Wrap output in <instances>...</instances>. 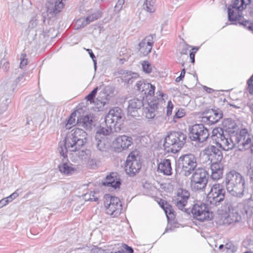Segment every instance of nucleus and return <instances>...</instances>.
<instances>
[{
    "instance_id": "6e6552de",
    "label": "nucleus",
    "mask_w": 253,
    "mask_h": 253,
    "mask_svg": "<svg viewBox=\"0 0 253 253\" xmlns=\"http://www.w3.org/2000/svg\"><path fill=\"white\" fill-rule=\"evenodd\" d=\"M225 190L223 185L219 183L213 184L207 195V202L211 205L217 206L225 197Z\"/></svg>"
},
{
    "instance_id": "ddd939ff",
    "label": "nucleus",
    "mask_w": 253,
    "mask_h": 253,
    "mask_svg": "<svg viewBox=\"0 0 253 253\" xmlns=\"http://www.w3.org/2000/svg\"><path fill=\"white\" fill-rule=\"evenodd\" d=\"M209 135L208 129L202 124L193 126L190 131L189 136L193 141L203 142L207 140Z\"/></svg>"
},
{
    "instance_id": "cd10ccee",
    "label": "nucleus",
    "mask_w": 253,
    "mask_h": 253,
    "mask_svg": "<svg viewBox=\"0 0 253 253\" xmlns=\"http://www.w3.org/2000/svg\"><path fill=\"white\" fill-rule=\"evenodd\" d=\"M209 113L210 115L205 118L211 124L216 123L223 116L222 111L219 109H212Z\"/></svg>"
},
{
    "instance_id": "4468645a",
    "label": "nucleus",
    "mask_w": 253,
    "mask_h": 253,
    "mask_svg": "<svg viewBox=\"0 0 253 253\" xmlns=\"http://www.w3.org/2000/svg\"><path fill=\"white\" fill-rule=\"evenodd\" d=\"M203 154L210 163L221 162L223 158L221 151L213 145H210L206 147L203 150Z\"/></svg>"
},
{
    "instance_id": "5701e85b",
    "label": "nucleus",
    "mask_w": 253,
    "mask_h": 253,
    "mask_svg": "<svg viewBox=\"0 0 253 253\" xmlns=\"http://www.w3.org/2000/svg\"><path fill=\"white\" fill-rule=\"evenodd\" d=\"M102 185L116 189L120 187L121 182L120 179L117 176V173L112 172L106 176L105 178L102 181Z\"/></svg>"
},
{
    "instance_id": "39448f33",
    "label": "nucleus",
    "mask_w": 253,
    "mask_h": 253,
    "mask_svg": "<svg viewBox=\"0 0 253 253\" xmlns=\"http://www.w3.org/2000/svg\"><path fill=\"white\" fill-rule=\"evenodd\" d=\"M208 173L205 169H196L191 177L190 186L192 189L197 191L204 189L208 183Z\"/></svg>"
},
{
    "instance_id": "f704fd0d",
    "label": "nucleus",
    "mask_w": 253,
    "mask_h": 253,
    "mask_svg": "<svg viewBox=\"0 0 253 253\" xmlns=\"http://www.w3.org/2000/svg\"><path fill=\"white\" fill-rule=\"evenodd\" d=\"M100 17L101 12H100L99 11H97L84 18L86 22H87V24H88L94 21V20L98 19Z\"/></svg>"
},
{
    "instance_id": "09e8293b",
    "label": "nucleus",
    "mask_w": 253,
    "mask_h": 253,
    "mask_svg": "<svg viewBox=\"0 0 253 253\" xmlns=\"http://www.w3.org/2000/svg\"><path fill=\"white\" fill-rule=\"evenodd\" d=\"M37 26V21L36 19H32L30 20L28 29L29 32H30L31 30H34L35 32H36V30H34Z\"/></svg>"
},
{
    "instance_id": "774afa93",
    "label": "nucleus",
    "mask_w": 253,
    "mask_h": 253,
    "mask_svg": "<svg viewBox=\"0 0 253 253\" xmlns=\"http://www.w3.org/2000/svg\"><path fill=\"white\" fill-rule=\"evenodd\" d=\"M126 249L127 252H128L129 253H133V250L131 247H128L126 245Z\"/></svg>"
},
{
    "instance_id": "f03ea898",
    "label": "nucleus",
    "mask_w": 253,
    "mask_h": 253,
    "mask_svg": "<svg viewBox=\"0 0 253 253\" xmlns=\"http://www.w3.org/2000/svg\"><path fill=\"white\" fill-rule=\"evenodd\" d=\"M87 134L83 129L73 128L67 135L64 143H60L58 150L64 157L69 152H77L86 142Z\"/></svg>"
},
{
    "instance_id": "864d4df0",
    "label": "nucleus",
    "mask_w": 253,
    "mask_h": 253,
    "mask_svg": "<svg viewBox=\"0 0 253 253\" xmlns=\"http://www.w3.org/2000/svg\"><path fill=\"white\" fill-rule=\"evenodd\" d=\"M248 89L250 93H253V75L249 79L247 82Z\"/></svg>"
},
{
    "instance_id": "a211bd4d",
    "label": "nucleus",
    "mask_w": 253,
    "mask_h": 253,
    "mask_svg": "<svg viewBox=\"0 0 253 253\" xmlns=\"http://www.w3.org/2000/svg\"><path fill=\"white\" fill-rule=\"evenodd\" d=\"M237 209L242 214L246 215L248 218H252L253 221V200L249 199L238 204Z\"/></svg>"
},
{
    "instance_id": "58836bf2",
    "label": "nucleus",
    "mask_w": 253,
    "mask_h": 253,
    "mask_svg": "<svg viewBox=\"0 0 253 253\" xmlns=\"http://www.w3.org/2000/svg\"><path fill=\"white\" fill-rule=\"evenodd\" d=\"M186 115V112L185 110L182 108H179L177 110V111L175 112V115L173 117V121L174 123L177 122V119L182 118L184 117Z\"/></svg>"
},
{
    "instance_id": "338daca9",
    "label": "nucleus",
    "mask_w": 253,
    "mask_h": 253,
    "mask_svg": "<svg viewBox=\"0 0 253 253\" xmlns=\"http://www.w3.org/2000/svg\"><path fill=\"white\" fill-rule=\"evenodd\" d=\"M189 56L191 60V62L194 63L195 62V54L193 53H190Z\"/></svg>"
},
{
    "instance_id": "49530a36",
    "label": "nucleus",
    "mask_w": 253,
    "mask_h": 253,
    "mask_svg": "<svg viewBox=\"0 0 253 253\" xmlns=\"http://www.w3.org/2000/svg\"><path fill=\"white\" fill-rule=\"evenodd\" d=\"M0 68L2 69L4 72H7L9 68V63L8 61L4 59H2L0 63Z\"/></svg>"
},
{
    "instance_id": "9d476101",
    "label": "nucleus",
    "mask_w": 253,
    "mask_h": 253,
    "mask_svg": "<svg viewBox=\"0 0 253 253\" xmlns=\"http://www.w3.org/2000/svg\"><path fill=\"white\" fill-rule=\"evenodd\" d=\"M191 212L193 217L201 221L209 220L212 217V212L210 211L206 204L203 203L199 202L194 204Z\"/></svg>"
},
{
    "instance_id": "9b49d317",
    "label": "nucleus",
    "mask_w": 253,
    "mask_h": 253,
    "mask_svg": "<svg viewBox=\"0 0 253 253\" xmlns=\"http://www.w3.org/2000/svg\"><path fill=\"white\" fill-rule=\"evenodd\" d=\"M179 165L184 175H189L197 167L196 158L193 154H186L180 157L178 160Z\"/></svg>"
},
{
    "instance_id": "6e6d98bb",
    "label": "nucleus",
    "mask_w": 253,
    "mask_h": 253,
    "mask_svg": "<svg viewBox=\"0 0 253 253\" xmlns=\"http://www.w3.org/2000/svg\"><path fill=\"white\" fill-rule=\"evenodd\" d=\"M91 253H106V251L101 248L94 247L91 249L90 251Z\"/></svg>"
},
{
    "instance_id": "4be33fe9",
    "label": "nucleus",
    "mask_w": 253,
    "mask_h": 253,
    "mask_svg": "<svg viewBox=\"0 0 253 253\" xmlns=\"http://www.w3.org/2000/svg\"><path fill=\"white\" fill-rule=\"evenodd\" d=\"M60 154L62 157V162L58 165L59 170L61 173L66 175L72 174L75 171V169L68 161L67 156L66 157H64L61 154Z\"/></svg>"
},
{
    "instance_id": "0e129e2a",
    "label": "nucleus",
    "mask_w": 253,
    "mask_h": 253,
    "mask_svg": "<svg viewBox=\"0 0 253 253\" xmlns=\"http://www.w3.org/2000/svg\"><path fill=\"white\" fill-rule=\"evenodd\" d=\"M203 88L204 89V90L207 91L208 93H212L213 91V89L211 88H210V87H208L206 86H203Z\"/></svg>"
},
{
    "instance_id": "3c124183",
    "label": "nucleus",
    "mask_w": 253,
    "mask_h": 253,
    "mask_svg": "<svg viewBox=\"0 0 253 253\" xmlns=\"http://www.w3.org/2000/svg\"><path fill=\"white\" fill-rule=\"evenodd\" d=\"M125 0H118L115 6V10L119 12L122 9L123 6L125 3Z\"/></svg>"
},
{
    "instance_id": "a18cd8bd",
    "label": "nucleus",
    "mask_w": 253,
    "mask_h": 253,
    "mask_svg": "<svg viewBox=\"0 0 253 253\" xmlns=\"http://www.w3.org/2000/svg\"><path fill=\"white\" fill-rule=\"evenodd\" d=\"M161 206L162 208H163V209L165 211L166 215H167V217L169 218L168 214H172V210L171 209V207L167 203L164 204V201L162 202Z\"/></svg>"
},
{
    "instance_id": "6ab92c4d",
    "label": "nucleus",
    "mask_w": 253,
    "mask_h": 253,
    "mask_svg": "<svg viewBox=\"0 0 253 253\" xmlns=\"http://www.w3.org/2000/svg\"><path fill=\"white\" fill-rule=\"evenodd\" d=\"M158 101L152 100L145 103L143 105V115L148 119H153L156 115L158 109Z\"/></svg>"
},
{
    "instance_id": "f8f14e48",
    "label": "nucleus",
    "mask_w": 253,
    "mask_h": 253,
    "mask_svg": "<svg viewBox=\"0 0 253 253\" xmlns=\"http://www.w3.org/2000/svg\"><path fill=\"white\" fill-rule=\"evenodd\" d=\"M104 205L108 214L116 217L120 214L122 205L118 197L106 195Z\"/></svg>"
},
{
    "instance_id": "ea45409f",
    "label": "nucleus",
    "mask_w": 253,
    "mask_h": 253,
    "mask_svg": "<svg viewBox=\"0 0 253 253\" xmlns=\"http://www.w3.org/2000/svg\"><path fill=\"white\" fill-rule=\"evenodd\" d=\"M96 193L94 191H90L84 195V198L87 201H97L98 197L95 195Z\"/></svg>"
},
{
    "instance_id": "473e14b6",
    "label": "nucleus",
    "mask_w": 253,
    "mask_h": 253,
    "mask_svg": "<svg viewBox=\"0 0 253 253\" xmlns=\"http://www.w3.org/2000/svg\"><path fill=\"white\" fill-rule=\"evenodd\" d=\"M96 147L100 151H106L108 148V145L105 142V138L95 139Z\"/></svg>"
},
{
    "instance_id": "c756f323",
    "label": "nucleus",
    "mask_w": 253,
    "mask_h": 253,
    "mask_svg": "<svg viewBox=\"0 0 253 253\" xmlns=\"http://www.w3.org/2000/svg\"><path fill=\"white\" fill-rule=\"evenodd\" d=\"M241 219V215L237 211L233 210L228 215L224 217L223 223L224 224H230L239 222Z\"/></svg>"
},
{
    "instance_id": "dca6fc26",
    "label": "nucleus",
    "mask_w": 253,
    "mask_h": 253,
    "mask_svg": "<svg viewBox=\"0 0 253 253\" xmlns=\"http://www.w3.org/2000/svg\"><path fill=\"white\" fill-rule=\"evenodd\" d=\"M155 37V35L147 36L139 42V51L143 56H146L151 52Z\"/></svg>"
},
{
    "instance_id": "b1692460",
    "label": "nucleus",
    "mask_w": 253,
    "mask_h": 253,
    "mask_svg": "<svg viewBox=\"0 0 253 253\" xmlns=\"http://www.w3.org/2000/svg\"><path fill=\"white\" fill-rule=\"evenodd\" d=\"M222 125L226 131L228 133L227 136L223 134L225 137L229 138L232 135L239 134L237 133L238 127L234 121L231 119H227L223 121ZM223 134L224 133H223Z\"/></svg>"
},
{
    "instance_id": "e433bc0d",
    "label": "nucleus",
    "mask_w": 253,
    "mask_h": 253,
    "mask_svg": "<svg viewBox=\"0 0 253 253\" xmlns=\"http://www.w3.org/2000/svg\"><path fill=\"white\" fill-rule=\"evenodd\" d=\"M76 113L75 112L72 113L66 124L65 127L66 129H70L72 126H74L76 124Z\"/></svg>"
},
{
    "instance_id": "13d9d810",
    "label": "nucleus",
    "mask_w": 253,
    "mask_h": 253,
    "mask_svg": "<svg viewBox=\"0 0 253 253\" xmlns=\"http://www.w3.org/2000/svg\"><path fill=\"white\" fill-rule=\"evenodd\" d=\"M185 74V70L184 68H183L181 72L180 76L176 78L175 81L176 82H179L180 81H181L184 78Z\"/></svg>"
},
{
    "instance_id": "8fccbe9b",
    "label": "nucleus",
    "mask_w": 253,
    "mask_h": 253,
    "mask_svg": "<svg viewBox=\"0 0 253 253\" xmlns=\"http://www.w3.org/2000/svg\"><path fill=\"white\" fill-rule=\"evenodd\" d=\"M26 55L25 54H22L21 55L20 67L21 69L25 67L28 63V59L26 58Z\"/></svg>"
},
{
    "instance_id": "423d86ee",
    "label": "nucleus",
    "mask_w": 253,
    "mask_h": 253,
    "mask_svg": "<svg viewBox=\"0 0 253 253\" xmlns=\"http://www.w3.org/2000/svg\"><path fill=\"white\" fill-rule=\"evenodd\" d=\"M250 2V0H235L228 7V17L230 21H240L242 19L241 12Z\"/></svg>"
},
{
    "instance_id": "a878e982",
    "label": "nucleus",
    "mask_w": 253,
    "mask_h": 253,
    "mask_svg": "<svg viewBox=\"0 0 253 253\" xmlns=\"http://www.w3.org/2000/svg\"><path fill=\"white\" fill-rule=\"evenodd\" d=\"M211 171V177L212 179L217 180L222 175L223 169L221 162L210 163Z\"/></svg>"
},
{
    "instance_id": "bb28decb",
    "label": "nucleus",
    "mask_w": 253,
    "mask_h": 253,
    "mask_svg": "<svg viewBox=\"0 0 253 253\" xmlns=\"http://www.w3.org/2000/svg\"><path fill=\"white\" fill-rule=\"evenodd\" d=\"M114 127L111 126L102 124L96 131L95 138L100 139L105 138V136L108 135L113 132Z\"/></svg>"
},
{
    "instance_id": "052dcab7",
    "label": "nucleus",
    "mask_w": 253,
    "mask_h": 253,
    "mask_svg": "<svg viewBox=\"0 0 253 253\" xmlns=\"http://www.w3.org/2000/svg\"><path fill=\"white\" fill-rule=\"evenodd\" d=\"M86 50L88 51V52L90 57L92 58V60L93 61V62L94 63V68L95 69L96 67V61H95V56L94 54L93 53V52H92V50L91 49H87Z\"/></svg>"
},
{
    "instance_id": "79ce46f5",
    "label": "nucleus",
    "mask_w": 253,
    "mask_h": 253,
    "mask_svg": "<svg viewBox=\"0 0 253 253\" xmlns=\"http://www.w3.org/2000/svg\"><path fill=\"white\" fill-rule=\"evenodd\" d=\"M142 66L144 72L149 74L152 70V65L147 61H144L142 62Z\"/></svg>"
},
{
    "instance_id": "20e7f679",
    "label": "nucleus",
    "mask_w": 253,
    "mask_h": 253,
    "mask_svg": "<svg viewBox=\"0 0 253 253\" xmlns=\"http://www.w3.org/2000/svg\"><path fill=\"white\" fill-rule=\"evenodd\" d=\"M187 136L181 132H171L166 137L164 146L167 151L177 153L186 142Z\"/></svg>"
},
{
    "instance_id": "c9c22d12",
    "label": "nucleus",
    "mask_w": 253,
    "mask_h": 253,
    "mask_svg": "<svg viewBox=\"0 0 253 253\" xmlns=\"http://www.w3.org/2000/svg\"><path fill=\"white\" fill-rule=\"evenodd\" d=\"M87 25V22H86L84 17L78 19L75 24V28L76 29H81Z\"/></svg>"
},
{
    "instance_id": "2eb2a0df",
    "label": "nucleus",
    "mask_w": 253,
    "mask_h": 253,
    "mask_svg": "<svg viewBox=\"0 0 253 253\" xmlns=\"http://www.w3.org/2000/svg\"><path fill=\"white\" fill-rule=\"evenodd\" d=\"M189 197L190 193L187 190L179 189L177 190L176 196L173 199L172 202L179 210H183Z\"/></svg>"
},
{
    "instance_id": "bf43d9fd",
    "label": "nucleus",
    "mask_w": 253,
    "mask_h": 253,
    "mask_svg": "<svg viewBox=\"0 0 253 253\" xmlns=\"http://www.w3.org/2000/svg\"><path fill=\"white\" fill-rule=\"evenodd\" d=\"M191 46L187 44H184L183 45V49L181 51V53L182 54H186L187 53V51L189 50V48Z\"/></svg>"
},
{
    "instance_id": "e2e57ef3",
    "label": "nucleus",
    "mask_w": 253,
    "mask_h": 253,
    "mask_svg": "<svg viewBox=\"0 0 253 253\" xmlns=\"http://www.w3.org/2000/svg\"><path fill=\"white\" fill-rule=\"evenodd\" d=\"M18 190H17L16 191H15L14 192H13L12 194H11L10 196V198H12L13 200H14L15 199H16L17 197H18V196L19 195V194L18 193Z\"/></svg>"
},
{
    "instance_id": "c03bdc74",
    "label": "nucleus",
    "mask_w": 253,
    "mask_h": 253,
    "mask_svg": "<svg viewBox=\"0 0 253 253\" xmlns=\"http://www.w3.org/2000/svg\"><path fill=\"white\" fill-rule=\"evenodd\" d=\"M86 162L87 166L91 169H95L99 164L97 160L95 158H91V156L90 157V158L86 161Z\"/></svg>"
},
{
    "instance_id": "0eeeda50",
    "label": "nucleus",
    "mask_w": 253,
    "mask_h": 253,
    "mask_svg": "<svg viewBox=\"0 0 253 253\" xmlns=\"http://www.w3.org/2000/svg\"><path fill=\"white\" fill-rule=\"evenodd\" d=\"M141 168V162L137 152H131L127 156L125 166L126 172L130 176H133L139 171Z\"/></svg>"
},
{
    "instance_id": "f257e3e1",
    "label": "nucleus",
    "mask_w": 253,
    "mask_h": 253,
    "mask_svg": "<svg viewBox=\"0 0 253 253\" xmlns=\"http://www.w3.org/2000/svg\"><path fill=\"white\" fill-rule=\"evenodd\" d=\"M211 138L213 143L224 151L231 150L238 144L240 150H248L253 154V137L246 129H242L239 134L228 138L223 135L221 128L216 127L212 131Z\"/></svg>"
},
{
    "instance_id": "de8ad7c7",
    "label": "nucleus",
    "mask_w": 253,
    "mask_h": 253,
    "mask_svg": "<svg viewBox=\"0 0 253 253\" xmlns=\"http://www.w3.org/2000/svg\"><path fill=\"white\" fill-rule=\"evenodd\" d=\"M97 90L98 87L95 88L89 94H88L85 97L87 100L90 101V103L94 102L93 99L96 94Z\"/></svg>"
},
{
    "instance_id": "7ed1b4c3",
    "label": "nucleus",
    "mask_w": 253,
    "mask_h": 253,
    "mask_svg": "<svg viewBox=\"0 0 253 253\" xmlns=\"http://www.w3.org/2000/svg\"><path fill=\"white\" fill-rule=\"evenodd\" d=\"M225 182L228 192L231 195L242 197L244 195L245 181L239 172L232 170L226 175Z\"/></svg>"
},
{
    "instance_id": "72a5a7b5",
    "label": "nucleus",
    "mask_w": 253,
    "mask_h": 253,
    "mask_svg": "<svg viewBox=\"0 0 253 253\" xmlns=\"http://www.w3.org/2000/svg\"><path fill=\"white\" fill-rule=\"evenodd\" d=\"M78 154L79 158L86 162L89 158H90L91 152L90 150L86 149L85 150H83L79 152Z\"/></svg>"
},
{
    "instance_id": "680f3d73",
    "label": "nucleus",
    "mask_w": 253,
    "mask_h": 253,
    "mask_svg": "<svg viewBox=\"0 0 253 253\" xmlns=\"http://www.w3.org/2000/svg\"><path fill=\"white\" fill-rule=\"evenodd\" d=\"M157 96L159 97L158 99H161L162 100H164L165 99V97L167 96L166 94H164L162 91H158L157 92Z\"/></svg>"
},
{
    "instance_id": "5fc2aeb1",
    "label": "nucleus",
    "mask_w": 253,
    "mask_h": 253,
    "mask_svg": "<svg viewBox=\"0 0 253 253\" xmlns=\"http://www.w3.org/2000/svg\"><path fill=\"white\" fill-rule=\"evenodd\" d=\"M107 103V100L104 99H102L101 100L98 99V98H97L96 100L95 101V103L97 104L98 105L97 108H101L104 106V105Z\"/></svg>"
},
{
    "instance_id": "393cba45",
    "label": "nucleus",
    "mask_w": 253,
    "mask_h": 253,
    "mask_svg": "<svg viewBox=\"0 0 253 253\" xmlns=\"http://www.w3.org/2000/svg\"><path fill=\"white\" fill-rule=\"evenodd\" d=\"M158 171L166 175L172 174L171 162L169 159H163L158 163Z\"/></svg>"
},
{
    "instance_id": "c85d7f7f",
    "label": "nucleus",
    "mask_w": 253,
    "mask_h": 253,
    "mask_svg": "<svg viewBox=\"0 0 253 253\" xmlns=\"http://www.w3.org/2000/svg\"><path fill=\"white\" fill-rule=\"evenodd\" d=\"M93 119L92 115H86L80 119H78L77 123L79 126H83L86 129H90L93 126Z\"/></svg>"
},
{
    "instance_id": "1a4fd4ad",
    "label": "nucleus",
    "mask_w": 253,
    "mask_h": 253,
    "mask_svg": "<svg viewBox=\"0 0 253 253\" xmlns=\"http://www.w3.org/2000/svg\"><path fill=\"white\" fill-rule=\"evenodd\" d=\"M123 121L122 111L118 107L111 109L105 120V124L114 127L115 131L120 129Z\"/></svg>"
},
{
    "instance_id": "aec40b11",
    "label": "nucleus",
    "mask_w": 253,
    "mask_h": 253,
    "mask_svg": "<svg viewBox=\"0 0 253 253\" xmlns=\"http://www.w3.org/2000/svg\"><path fill=\"white\" fill-rule=\"evenodd\" d=\"M144 97L142 98H133L129 101L127 107L128 113L130 116L136 117L137 115V110L140 109L144 104Z\"/></svg>"
},
{
    "instance_id": "4c0bfd02",
    "label": "nucleus",
    "mask_w": 253,
    "mask_h": 253,
    "mask_svg": "<svg viewBox=\"0 0 253 253\" xmlns=\"http://www.w3.org/2000/svg\"><path fill=\"white\" fill-rule=\"evenodd\" d=\"M30 77L28 76L27 73H23L22 75H20L17 79L14 80L15 81H17V84L21 85L23 84H25L26 81L29 80Z\"/></svg>"
},
{
    "instance_id": "7c9ffc66",
    "label": "nucleus",
    "mask_w": 253,
    "mask_h": 253,
    "mask_svg": "<svg viewBox=\"0 0 253 253\" xmlns=\"http://www.w3.org/2000/svg\"><path fill=\"white\" fill-rule=\"evenodd\" d=\"M17 86V81H15L12 79H10L5 81L2 85L3 89L8 93L14 92Z\"/></svg>"
},
{
    "instance_id": "37998d69",
    "label": "nucleus",
    "mask_w": 253,
    "mask_h": 253,
    "mask_svg": "<svg viewBox=\"0 0 253 253\" xmlns=\"http://www.w3.org/2000/svg\"><path fill=\"white\" fill-rule=\"evenodd\" d=\"M126 76H125L126 79H124L125 82H127V83H131L132 81L131 80L133 79H135L138 77V75L136 73H131V72H128L126 73Z\"/></svg>"
},
{
    "instance_id": "603ef678",
    "label": "nucleus",
    "mask_w": 253,
    "mask_h": 253,
    "mask_svg": "<svg viewBox=\"0 0 253 253\" xmlns=\"http://www.w3.org/2000/svg\"><path fill=\"white\" fill-rule=\"evenodd\" d=\"M173 108V105L171 100H169L168 102L167 107V115L169 116L171 115L172 109Z\"/></svg>"
},
{
    "instance_id": "2f4dec72",
    "label": "nucleus",
    "mask_w": 253,
    "mask_h": 253,
    "mask_svg": "<svg viewBox=\"0 0 253 253\" xmlns=\"http://www.w3.org/2000/svg\"><path fill=\"white\" fill-rule=\"evenodd\" d=\"M143 8L148 12H154L156 8V0H145L143 3Z\"/></svg>"
},
{
    "instance_id": "69168bd1",
    "label": "nucleus",
    "mask_w": 253,
    "mask_h": 253,
    "mask_svg": "<svg viewBox=\"0 0 253 253\" xmlns=\"http://www.w3.org/2000/svg\"><path fill=\"white\" fill-rule=\"evenodd\" d=\"M6 205H7V202L5 201L4 198L0 200V209Z\"/></svg>"
},
{
    "instance_id": "412c9836",
    "label": "nucleus",
    "mask_w": 253,
    "mask_h": 253,
    "mask_svg": "<svg viewBox=\"0 0 253 253\" xmlns=\"http://www.w3.org/2000/svg\"><path fill=\"white\" fill-rule=\"evenodd\" d=\"M136 86L137 89L143 93L147 98L152 97L154 94L155 86L150 83L140 81L137 82Z\"/></svg>"
},
{
    "instance_id": "f3484780",
    "label": "nucleus",
    "mask_w": 253,
    "mask_h": 253,
    "mask_svg": "<svg viewBox=\"0 0 253 253\" xmlns=\"http://www.w3.org/2000/svg\"><path fill=\"white\" fill-rule=\"evenodd\" d=\"M132 143L131 137L125 135L120 136L113 142L114 148L118 151L127 149Z\"/></svg>"
},
{
    "instance_id": "4d7b16f0",
    "label": "nucleus",
    "mask_w": 253,
    "mask_h": 253,
    "mask_svg": "<svg viewBox=\"0 0 253 253\" xmlns=\"http://www.w3.org/2000/svg\"><path fill=\"white\" fill-rule=\"evenodd\" d=\"M240 24L243 25L244 26L246 27L247 28L253 32V25H251L249 21H243L242 22H240Z\"/></svg>"
},
{
    "instance_id": "a19ab883",
    "label": "nucleus",
    "mask_w": 253,
    "mask_h": 253,
    "mask_svg": "<svg viewBox=\"0 0 253 253\" xmlns=\"http://www.w3.org/2000/svg\"><path fill=\"white\" fill-rule=\"evenodd\" d=\"M63 0H61L60 1L59 0H57L55 1L53 9L54 13H58L61 11L64 6V4L63 2Z\"/></svg>"
}]
</instances>
